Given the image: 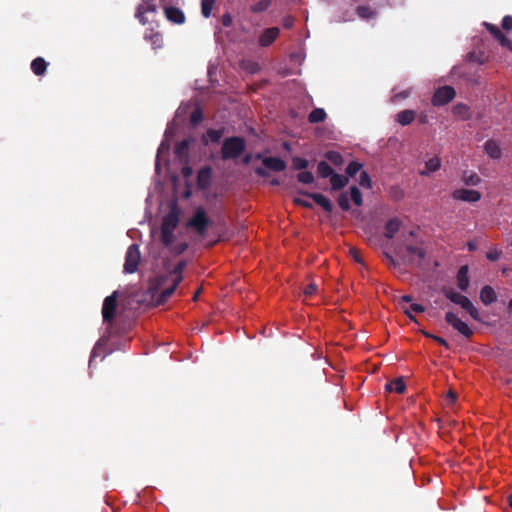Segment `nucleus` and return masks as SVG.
Returning <instances> with one entry per match:
<instances>
[{
	"label": "nucleus",
	"mask_w": 512,
	"mask_h": 512,
	"mask_svg": "<svg viewBox=\"0 0 512 512\" xmlns=\"http://www.w3.org/2000/svg\"><path fill=\"white\" fill-rule=\"evenodd\" d=\"M502 27L505 30L512 29V17L511 16H505L502 21Z\"/></svg>",
	"instance_id": "obj_46"
},
{
	"label": "nucleus",
	"mask_w": 512,
	"mask_h": 512,
	"mask_svg": "<svg viewBox=\"0 0 512 512\" xmlns=\"http://www.w3.org/2000/svg\"><path fill=\"white\" fill-rule=\"evenodd\" d=\"M313 201L321 206L325 211L330 212L332 210V204L330 200L322 194L314 193L311 194Z\"/></svg>",
	"instance_id": "obj_26"
},
{
	"label": "nucleus",
	"mask_w": 512,
	"mask_h": 512,
	"mask_svg": "<svg viewBox=\"0 0 512 512\" xmlns=\"http://www.w3.org/2000/svg\"><path fill=\"white\" fill-rule=\"evenodd\" d=\"M347 177L339 174H332L330 177V183L333 189L338 190L347 184Z\"/></svg>",
	"instance_id": "obj_27"
},
{
	"label": "nucleus",
	"mask_w": 512,
	"mask_h": 512,
	"mask_svg": "<svg viewBox=\"0 0 512 512\" xmlns=\"http://www.w3.org/2000/svg\"><path fill=\"white\" fill-rule=\"evenodd\" d=\"M508 308L510 311H512V300H510L509 304H508Z\"/></svg>",
	"instance_id": "obj_59"
},
{
	"label": "nucleus",
	"mask_w": 512,
	"mask_h": 512,
	"mask_svg": "<svg viewBox=\"0 0 512 512\" xmlns=\"http://www.w3.org/2000/svg\"><path fill=\"white\" fill-rule=\"evenodd\" d=\"M164 13L166 18L175 24H182L185 21L183 12L176 7H166Z\"/></svg>",
	"instance_id": "obj_14"
},
{
	"label": "nucleus",
	"mask_w": 512,
	"mask_h": 512,
	"mask_svg": "<svg viewBox=\"0 0 512 512\" xmlns=\"http://www.w3.org/2000/svg\"><path fill=\"white\" fill-rule=\"evenodd\" d=\"M184 262H179L173 268H168L164 273L157 275L150 281L149 292L158 303H163L174 292L175 288L182 281Z\"/></svg>",
	"instance_id": "obj_1"
},
{
	"label": "nucleus",
	"mask_w": 512,
	"mask_h": 512,
	"mask_svg": "<svg viewBox=\"0 0 512 512\" xmlns=\"http://www.w3.org/2000/svg\"><path fill=\"white\" fill-rule=\"evenodd\" d=\"M216 0H201V12L205 18L211 15Z\"/></svg>",
	"instance_id": "obj_29"
},
{
	"label": "nucleus",
	"mask_w": 512,
	"mask_h": 512,
	"mask_svg": "<svg viewBox=\"0 0 512 512\" xmlns=\"http://www.w3.org/2000/svg\"><path fill=\"white\" fill-rule=\"evenodd\" d=\"M358 181H359L360 186H362L363 188H367V189L371 188V180L366 172L362 171L360 173V177H359Z\"/></svg>",
	"instance_id": "obj_35"
},
{
	"label": "nucleus",
	"mask_w": 512,
	"mask_h": 512,
	"mask_svg": "<svg viewBox=\"0 0 512 512\" xmlns=\"http://www.w3.org/2000/svg\"><path fill=\"white\" fill-rule=\"evenodd\" d=\"M480 299L485 305H489L496 300V293L491 286H485L480 292Z\"/></svg>",
	"instance_id": "obj_23"
},
{
	"label": "nucleus",
	"mask_w": 512,
	"mask_h": 512,
	"mask_svg": "<svg viewBox=\"0 0 512 512\" xmlns=\"http://www.w3.org/2000/svg\"><path fill=\"white\" fill-rule=\"evenodd\" d=\"M467 107L464 105H457L453 108V113L460 117H465L467 114Z\"/></svg>",
	"instance_id": "obj_40"
},
{
	"label": "nucleus",
	"mask_w": 512,
	"mask_h": 512,
	"mask_svg": "<svg viewBox=\"0 0 512 512\" xmlns=\"http://www.w3.org/2000/svg\"><path fill=\"white\" fill-rule=\"evenodd\" d=\"M298 179L302 183L310 184L313 182L314 177H313L312 173H310L308 171H303V172L299 173Z\"/></svg>",
	"instance_id": "obj_38"
},
{
	"label": "nucleus",
	"mask_w": 512,
	"mask_h": 512,
	"mask_svg": "<svg viewBox=\"0 0 512 512\" xmlns=\"http://www.w3.org/2000/svg\"><path fill=\"white\" fill-rule=\"evenodd\" d=\"M269 3V0H261L253 7V10L256 12L264 11L268 8Z\"/></svg>",
	"instance_id": "obj_41"
},
{
	"label": "nucleus",
	"mask_w": 512,
	"mask_h": 512,
	"mask_svg": "<svg viewBox=\"0 0 512 512\" xmlns=\"http://www.w3.org/2000/svg\"><path fill=\"white\" fill-rule=\"evenodd\" d=\"M245 148V142L242 138L232 137L225 140L222 147L223 158H235L239 156Z\"/></svg>",
	"instance_id": "obj_3"
},
{
	"label": "nucleus",
	"mask_w": 512,
	"mask_h": 512,
	"mask_svg": "<svg viewBox=\"0 0 512 512\" xmlns=\"http://www.w3.org/2000/svg\"><path fill=\"white\" fill-rule=\"evenodd\" d=\"M145 39L151 42L154 49L162 47L163 39L159 32L150 30L145 34Z\"/></svg>",
	"instance_id": "obj_25"
},
{
	"label": "nucleus",
	"mask_w": 512,
	"mask_h": 512,
	"mask_svg": "<svg viewBox=\"0 0 512 512\" xmlns=\"http://www.w3.org/2000/svg\"><path fill=\"white\" fill-rule=\"evenodd\" d=\"M140 261V251L136 244L129 246L126 252L124 271L126 273H134L137 270Z\"/></svg>",
	"instance_id": "obj_6"
},
{
	"label": "nucleus",
	"mask_w": 512,
	"mask_h": 512,
	"mask_svg": "<svg viewBox=\"0 0 512 512\" xmlns=\"http://www.w3.org/2000/svg\"><path fill=\"white\" fill-rule=\"evenodd\" d=\"M279 33L280 30L276 27L264 30L261 36L259 37V44L261 46H269L277 39Z\"/></svg>",
	"instance_id": "obj_13"
},
{
	"label": "nucleus",
	"mask_w": 512,
	"mask_h": 512,
	"mask_svg": "<svg viewBox=\"0 0 512 512\" xmlns=\"http://www.w3.org/2000/svg\"><path fill=\"white\" fill-rule=\"evenodd\" d=\"M387 257L391 260V262H393V263H394V259H392V257H391V256L387 255Z\"/></svg>",
	"instance_id": "obj_60"
},
{
	"label": "nucleus",
	"mask_w": 512,
	"mask_h": 512,
	"mask_svg": "<svg viewBox=\"0 0 512 512\" xmlns=\"http://www.w3.org/2000/svg\"><path fill=\"white\" fill-rule=\"evenodd\" d=\"M401 226L402 222L398 218L390 219L385 225V237L389 239L393 238L395 234L400 230Z\"/></svg>",
	"instance_id": "obj_16"
},
{
	"label": "nucleus",
	"mask_w": 512,
	"mask_h": 512,
	"mask_svg": "<svg viewBox=\"0 0 512 512\" xmlns=\"http://www.w3.org/2000/svg\"><path fill=\"white\" fill-rule=\"evenodd\" d=\"M485 152L494 159H498L501 156V149L499 144L494 140H488L484 146Z\"/></svg>",
	"instance_id": "obj_21"
},
{
	"label": "nucleus",
	"mask_w": 512,
	"mask_h": 512,
	"mask_svg": "<svg viewBox=\"0 0 512 512\" xmlns=\"http://www.w3.org/2000/svg\"><path fill=\"white\" fill-rule=\"evenodd\" d=\"M317 291V286L314 284V283H311L309 284L305 289H304V294L306 296H312L313 294H315Z\"/></svg>",
	"instance_id": "obj_45"
},
{
	"label": "nucleus",
	"mask_w": 512,
	"mask_h": 512,
	"mask_svg": "<svg viewBox=\"0 0 512 512\" xmlns=\"http://www.w3.org/2000/svg\"><path fill=\"white\" fill-rule=\"evenodd\" d=\"M199 120H200V115H199V113H198V112H194V113L192 114V121H193L194 123H197Z\"/></svg>",
	"instance_id": "obj_52"
},
{
	"label": "nucleus",
	"mask_w": 512,
	"mask_h": 512,
	"mask_svg": "<svg viewBox=\"0 0 512 512\" xmlns=\"http://www.w3.org/2000/svg\"><path fill=\"white\" fill-rule=\"evenodd\" d=\"M293 23H294V19L292 17H287L286 19H284L283 25L286 28H290L293 26Z\"/></svg>",
	"instance_id": "obj_48"
},
{
	"label": "nucleus",
	"mask_w": 512,
	"mask_h": 512,
	"mask_svg": "<svg viewBox=\"0 0 512 512\" xmlns=\"http://www.w3.org/2000/svg\"><path fill=\"white\" fill-rule=\"evenodd\" d=\"M447 400L449 401L450 404H453L456 401V394L452 391H449L447 393Z\"/></svg>",
	"instance_id": "obj_49"
},
{
	"label": "nucleus",
	"mask_w": 512,
	"mask_h": 512,
	"mask_svg": "<svg viewBox=\"0 0 512 512\" xmlns=\"http://www.w3.org/2000/svg\"><path fill=\"white\" fill-rule=\"evenodd\" d=\"M445 296L450 299L453 303L461 306L473 319H478V311L472 304V302L464 295L455 292L453 289H446L444 291Z\"/></svg>",
	"instance_id": "obj_2"
},
{
	"label": "nucleus",
	"mask_w": 512,
	"mask_h": 512,
	"mask_svg": "<svg viewBox=\"0 0 512 512\" xmlns=\"http://www.w3.org/2000/svg\"><path fill=\"white\" fill-rule=\"evenodd\" d=\"M361 168H362V165L358 162H351L347 168H346V173L350 176V177H353L355 176L358 172L361 171Z\"/></svg>",
	"instance_id": "obj_34"
},
{
	"label": "nucleus",
	"mask_w": 512,
	"mask_h": 512,
	"mask_svg": "<svg viewBox=\"0 0 512 512\" xmlns=\"http://www.w3.org/2000/svg\"><path fill=\"white\" fill-rule=\"evenodd\" d=\"M509 506L512 508V493L508 497Z\"/></svg>",
	"instance_id": "obj_56"
},
{
	"label": "nucleus",
	"mask_w": 512,
	"mask_h": 512,
	"mask_svg": "<svg viewBox=\"0 0 512 512\" xmlns=\"http://www.w3.org/2000/svg\"><path fill=\"white\" fill-rule=\"evenodd\" d=\"M367 9L364 8V7H360L358 8V13L360 16H365L364 12L366 11Z\"/></svg>",
	"instance_id": "obj_55"
},
{
	"label": "nucleus",
	"mask_w": 512,
	"mask_h": 512,
	"mask_svg": "<svg viewBox=\"0 0 512 512\" xmlns=\"http://www.w3.org/2000/svg\"><path fill=\"white\" fill-rule=\"evenodd\" d=\"M263 164L265 167L273 170V171H282L285 169L286 164L283 160L276 157H266L263 159Z\"/></svg>",
	"instance_id": "obj_17"
},
{
	"label": "nucleus",
	"mask_w": 512,
	"mask_h": 512,
	"mask_svg": "<svg viewBox=\"0 0 512 512\" xmlns=\"http://www.w3.org/2000/svg\"><path fill=\"white\" fill-rule=\"evenodd\" d=\"M222 137V132L220 130H208L206 135L203 136V140L205 143L211 142H218L220 138Z\"/></svg>",
	"instance_id": "obj_30"
},
{
	"label": "nucleus",
	"mask_w": 512,
	"mask_h": 512,
	"mask_svg": "<svg viewBox=\"0 0 512 512\" xmlns=\"http://www.w3.org/2000/svg\"><path fill=\"white\" fill-rule=\"evenodd\" d=\"M178 222V216L174 212H171L164 217L161 227V234L162 241L165 245H170L172 243L173 231L177 227Z\"/></svg>",
	"instance_id": "obj_4"
},
{
	"label": "nucleus",
	"mask_w": 512,
	"mask_h": 512,
	"mask_svg": "<svg viewBox=\"0 0 512 512\" xmlns=\"http://www.w3.org/2000/svg\"><path fill=\"white\" fill-rule=\"evenodd\" d=\"M189 225L195 228L200 234H203L208 226V218L206 212L202 208L195 211L194 216L189 221Z\"/></svg>",
	"instance_id": "obj_9"
},
{
	"label": "nucleus",
	"mask_w": 512,
	"mask_h": 512,
	"mask_svg": "<svg viewBox=\"0 0 512 512\" xmlns=\"http://www.w3.org/2000/svg\"><path fill=\"white\" fill-rule=\"evenodd\" d=\"M425 335H426V336H428V337H431V335H430V334H428V333H425ZM432 338H433L435 341H437L438 343H440V344H442V345L447 346V342H446L443 338H440V337H437V336H432Z\"/></svg>",
	"instance_id": "obj_50"
},
{
	"label": "nucleus",
	"mask_w": 512,
	"mask_h": 512,
	"mask_svg": "<svg viewBox=\"0 0 512 512\" xmlns=\"http://www.w3.org/2000/svg\"><path fill=\"white\" fill-rule=\"evenodd\" d=\"M200 292H201V290H198V291L195 293V295H194V297H193L194 301H196V300H197L198 296L200 295Z\"/></svg>",
	"instance_id": "obj_57"
},
{
	"label": "nucleus",
	"mask_w": 512,
	"mask_h": 512,
	"mask_svg": "<svg viewBox=\"0 0 512 512\" xmlns=\"http://www.w3.org/2000/svg\"><path fill=\"white\" fill-rule=\"evenodd\" d=\"M455 96V91L450 86H444L439 88L432 99V103L435 106H442L451 101Z\"/></svg>",
	"instance_id": "obj_8"
},
{
	"label": "nucleus",
	"mask_w": 512,
	"mask_h": 512,
	"mask_svg": "<svg viewBox=\"0 0 512 512\" xmlns=\"http://www.w3.org/2000/svg\"><path fill=\"white\" fill-rule=\"evenodd\" d=\"M338 204L343 210H348L350 208L348 195L346 193H342L338 198Z\"/></svg>",
	"instance_id": "obj_39"
},
{
	"label": "nucleus",
	"mask_w": 512,
	"mask_h": 512,
	"mask_svg": "<svg viewBox=\"0 0 512 512\" xmlns=\"http://www.w3.org/2000/svg\"><path fill=\"white\" fill-rule=\"evenodd\" d=\"M317 172L318 174L323 177V178H326V177H331V175L333 174V170L332 168L330 167L329 164H327L326 162L322 161L318 164V167H317Z\"/></svg>",
	"instance_id": "obj_31"
},
{
	"label": "nucleus",
	"mask_w": 512,
	"mask_h": 512,
	"mask_svg": "<svg viewBox=\"0 0 512 512\" xmlns=\"http://www.w3.org/2000/svg\"><path fill=\"white\" fill-rule=\"evenodd\" d=\"M350 253H351V255L353 256V258H354V260H355V261H357V262H361L360 255H359V253H358V251H357V250H355V249H351V250H350Z\"/></svg>",
	"instance_id": "obj_51"
},
{
	"label": "nucleus",
	"mask_w": 512,
	"mask_h": 512,
	"mask_svg": "<svg viewBox=\"0 0 512 512\" xmlns=\"http://www.w3.org/2000/svg\"><path fill=\"white\" fill-rule=\"evenodd\" d=\"M404 312L409 316V318L413 321H416L415 318L411 315L412 312L420 313L424 311V307L420 304H411L409 307H403Z\"/></svg>",
	"instance_id": "obj_32"
},
{
	"label": "nucleus",
	"mask_w": 512,
	"mask_h": 512,
	"mask_svg": "<svg viewBox=\"0 0 512 512\" xmlns=\"http://www.w3.org/2000/svg\"><path fill=\"white\" fill-rule=\"evenodd\" d=\"M406 385L403 378H397L386 385V390L389 392H396L399 394L404 393Z\"/></svg>",
	"instance_id": "obj_24"
},
{
	"label": "nucleus",
	"mask_w": 512,
	"mask_h": 512,
	"mask_svg": "<svg viewBox=\"0 0 512 512\" xmlns=\"http://www.w3.org/2000/svg\"><path fill=\"white\" fill-rule=\"evenodd\" d=\"M296 202H297V203H299V204H301V205H303V206H305V207H310V206H311V204H310V203H308V202H307V201H305V200L297 199V200H296Z\"/></svg>",
	"instance_id": "obj_54"
},
{
	"label": "nucleus",
	"mask_w": 512,
	"mask_h": 512,
	"mask_svg": "<svg viewBox=\"0 0 512 512\" xmlns=\"http://www.w3.org/2000/svg\"><path fill=\"white\" fill-rule=\"evenodd\" d=\"M415 117H416L415 111L407 109V110L400 111L396 115V121L400 125L406 126V125L411 124L414 121Z\"/></svg>",
	"instance_id": "obj_18"
},
{
	"label": "nucleus",
	"mask_w": 512,
	"mask_h": 512,
	"mask_svg": "<svg viewBox=\"0 0 512 512\" xmlns=\"http://www.w3.org/2000/svg\"><path fill=\"white\" fill-rule=\"evenodd\" d=\"M457 286L460 290L465 291L469 286L468 266H462L457 274Z\"/></svg>",
	"instance_id": "obj_19"
},
{
	"label": "nucleus",
	"mask_w": 512,
	"mask_h": 512,
	"mask_svg": "<svg viewBox=\"0 0 512 512\" xmlns=\"http://www.w3.org/2000/svg\"><path fill=\"white\" fill-rule=\"evenodd\" d=\"M409 95H410V90H405V91H403V92H400V93L395 94V95L392 97L391 101L395 103V102H397L398 100H402V99L407 98Z\"/></svg>",
	"instance_id": "obj_43"
},
{
	"label": "nucleus",
	"mask_w": 512,
	"mask_h": 512,
	"mask_svg": "<svg viewBox=\"0 0 512 512\" xmlns=\"http://www.w3.org/2000/svg\"><path fill=\"white\" fill-rule=\"evenodd\" d=\"M158 0H142L138 6L136 17L144 25L150 21V15L154 16L157 11Z\"/></svg>",
	"instance_id": "obj_5"
},
{
	"label": "nucleus",
	"mask_w": 512,
	"mask_h": 512,
	"mask_svg": "<svg viewBox=\"0 0 512 512\" xmlns=\"http://www.w3.org/2000/svg\"><path fill=\"white\" fill-rule=\"evenodd\" d=\"M410 301H411V297L408 295L402 296L400 299V303H402V302L409 303Z\"/></svg>",
	"instance_id": "obj_53"
},
{
	"label": "nucleus",
	"mask_w": 512,
	"mask_h": 512,
	"mask_svg": "<svg viewBox=\"0 0 512 512\" xmlns=\"http://www.w3.org/2000/svg\"><path fill=\"white\" fill-rule=\"evenodd\" d=\"M501 251L498 249H492L487 253V258L491 261H496L500 258Z\"/></svg>",
	"instance_id": "obj_42"
},
{
	"label": "nucleus",
	"mask_w": 512,
	"mask_h": 512,
	"mask_svg": "<svg viewBox=\"0 0 512 512\" xmlns=\"http://www.w3.org/2000/svg\"><path fill=\"white\" fill-rule=\"evenodd\" d=\"M463 180L468 185H477L480 182V178L476 173L464 175Z\"/></svg>",
	"instance_id": "obj_37"
},
{
	"label": "nucleus",
	"mask_w": 512,
	"mask_h": 512,
	"mask_svg": "<svg viewBox=\"0 0 512 512\" xmlns=\"http://www.w3.org/2000/svg\"><path fill=\"white\" fill-rule=\"evenodd\" d=\"M188 146H189V141H186V140H185V141L181 142V143L179 144V146L177 147V153H181V152H182V150L187 149V148H188Z\"/></svg>",
	"instance_id": "obj_47"
},
{
	"label": "nucleus",
	"mask_w": 512,
	"mask_h": 512,
	"mask_svg": "<svg viewBox=\"0 0 512 512\" xmlns=\"http://www.w3.org/2000/svg\"><path fill=\"white\" fill-rule=\"evenodd\" d=\"M116 297L117 292H113L110 296L106 297L102 307L103 320L106 322L111 321L114 318L116 310Z\"/></svg>",
	"instance_id": "obj_10"
},
{
	"label": "nucleus",
	"mask_w": 512,
	"mask_h": 512,
	"mask_svg": "<svg viewBox=\"0 0 512 512\" xmlns=\"http://www.w3.org/2000/svg\"><path fill=\"white\" fill-rule=\"evenodd\" d=\"M445 319L447 323L453 326V328L462 335L469 337L472 334V330L469 328V326L461 319H459L455 314L448 312L445 316Z\"/></svg>",
	"instance_id": "obj_11"
},
{
	"label": "nucleus",
	"mask_w": 512,
	"mask_h": 512,
	"mask_svg": "<svg viewBox=\"0 0 512 512\" xmlns=\"http://www.w3.org/2000/svg\"><path fill=\"white\" fill-rule=\"evenodd\" d=\"M326 158L332 162L334 165H341L343 163L342 156L335 151H330L326 153Z\"/></svg>",
	"instance_id": "obj_33"
},
{
	"label": "nucleus",
	"mask_w": 512,
	"mask_h": 512,
	"mask_svg": "<svg viewBox=\"0 0 512 512\" xmlns=\"http://www.w3.org/2000/svg\"><path fill=\"white\" fill-rule=\"evenodd\" d=\"M468 247H469V249H470L471 251H472V250H475V248H476V247H475V245H474L473 243H469V244H468Z\"/></svg>",
	"instance_id": "obj_58"
},
{
	"label": "nucleus",
	"mask_w": 512,
	"mask_h": 512,
	"mask_svg": "<svg viewBox=\"0 0 512 512\" xmlns=\"http://www.w3.org/2000/svg\"><path fill=\"white\" fill-rule=\"evenodd\" d=\"M485 25H486L487 29L489 30V32L499 41V43L502 46L507 47L510 50H512L511 41L503 35V33L500 31V29L497 26L492 25V24H487V23H485Z\"/></svg>",
	"instance_id": "obj_15"
},
{
	"label": "nucleus",
	"mask_w": 512,
	"mask_h": 512,
	"mask_svg": "<svg viewBox=\"0 0 512 512\" xmlns=\"http://www.w3.org/2000/svg\"><path fill=\"white\" fill-rule=\"evenodd\" d=\"M293 164L297 169H304L307 167L308 162L303 158H295Z\"/></svg>",
	"instance_id": "obj_44"
},
{
	"label": "nucleus",
	"mask_w": 512,
	"mask_h": 512,
	"mask_svg": "<svg viewBox=\"0 0 512 512\" xmlns=\"http://www.w3.org/2000/svg\"><path fill=\"white\" fill-rule=\"evenodd\" d=\"M441 160L438 156H434L425 162V169L420 172L421 175H428L440 169Z\"/></svg>",
	"instance_id": "obj_20"
},
{
	"label": "nucleus",
	"mask_w": 512,
	"mask_h": 512,
	"mask_svg": "<svg viewBox=\"0 0 512 512\" xmlns=\"http://www.w3.org/2000/svg\"><path fill=\"white\" fill-rule=\"evenodd\" d=\"M397 255L401 257L404 261H415V260H421L424 255L425 251L422 248V246H411L407 245L404 250L400 248L397 250Z\"/></svg>",
	"instance_id": "obj_7"
},
{
	"label": "nucleus",
	"mask_w": 512,
	"mask_h": 512,
	"mask_svg": "<svg viewBox=\"0 0 512 512\" xmlns=\"http://www.w3.org/2000/svg\"><path fill=\"white\" fill-rule=\"evenodd\" d=\"M351 199L357 206L362 204V195L358 188L351 187Z\"/></svg>",
	"instance_id": "obj_36"
},
{
	"label": "nucleus",
	"mask_w": 512,
	"mask_h": 512,
	"mask_svg": "<svg viewBox=\"0 0 512 512\" xmlns=\"http://www.w3.org/2000/svg\"><path fill=\"white\" fill-rule=\"evenodd\" d=\"M453 198L465 202H477L481 198V194L472 189H457L453 192Z\"/></svg>",
	"instance_id": "obj_12"
},
{
	"label": "nucleus",
	"mask_w": 512,
	"mask_h": 512,
	"mask_svg": "<svg viewBox=\"0 0 512 512\" xmlns=\"http://www.w3.org/2000/svg\"><path fill=\"white\" fill-rule=\"evenodd\" d=\"M325 118H326V113L321 108H316V109L312 110L308 117V119L311 123L322 122L325 120Z\"/></svg>",
	"instance_id": "obj_28"
},
{
	"label": "nucleus",
	"mask_w": 512,
	"mask_h": 512,
	"mask_svg": "<svg viewBox=\"0 0 512 512\" xmlns=\"http://www.w3.org/2000/svg\"><path fill=\"white\" fill-rule=\"evenodd\" d=\"M47 65V62L42 57H37L31 63V70L35 75L41 76L46 72Z\"/></svg>",
	"instance_id": "obj_22"
}]
</instances>
